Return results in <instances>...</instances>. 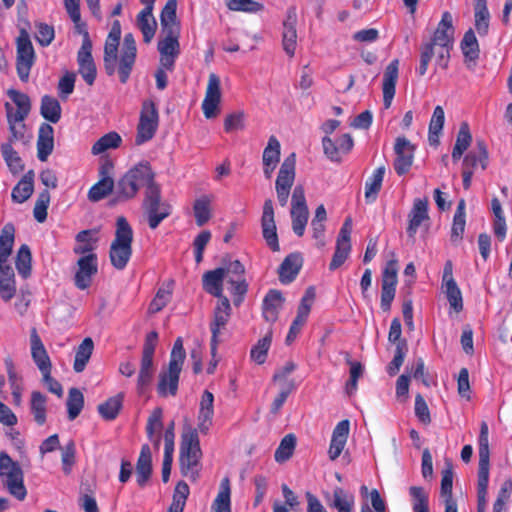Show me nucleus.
<instances>
[{"mask_svg": "<svg viewBox=\"0 0 512 512\" xmlns=\"http://www.w3.org/2000/svg\"><path fill=\"white\" fill-rule=\"evenodd\" d=\"M156 173L147 160L132 166L117 181L115 202H124L135 198L140 189H144L142 208L150 229H156L172 213V206L162 200L160 184L156 182Z\"/></svg>", "mask_w": 512, "mask_h": 512, "instance_id": "nucleus-1", "label": "nucleus"}, {"mask_svg": "<svg viewBox=\"0 0 512 512\" xmlns=\"http://www.w3.org/2000/svg\"><path fill=\"white\" fill-rule=\"evenodd\" d=\"M186 352L183 347V340L178 337L172 347L168 369L159 375V382L157 385V392L159 396L166 397L167 395L175 396L178 391L180 373L184 364Z\"/></svg>", "mask_w": 512, "mask_h": 512, "instance_id": "nucleus-2", "label": "nucleus"}, {"mask_svg": "<svg viewBox=\"0 0 512 512\" xmlns=\"http://www.w3.org/2000/svg\"><path fill=\"white\" fill-rule=\"evenodd\" d=\"M133 229L124 216L116 220L115 239L112 241L109 257L112 266L123 270L132 256Z\"/></svg>", "mask_w": 512, "mask_h": 512, "instance_id": "nucleus-3", "label": "nucleus"}, {"mask_svg": "<svg viewBox=\"0 0 512 512\" xmlns=\"http://www.w3.org/2000/svg\"><path fill=\"white\" fill-rule=\"evenodd\" d=\"M478 446L477 512H486L490 467L488 425L486 422L481 423Z\"/></svg>", "mask_w": 512, "mask_h": 512, "instance_id": "nucleus-4", "label": "nucleus"}, {"mask_svg": "<svg viewBox=\"0 0 512 512\" xmlns=\"http://www.w3.org/2000/svg\"><path fill=\"white\" fill-rule=\"evenodd\" d=\"M0 479L8 492L17 500L23 501L27 495L24 475L20 464L5 451L0 452Z\"/></svg>", "mask_w": 512, "mask_h": 512, "instance_id": "nucleus-5", "label": "nucleus"}, {"mask_svg": "<svg viewBox=\"0 0 512 512\" xmlns=\"http://www.w3.org/2000/svg\"><path fill=\"white\" fill-rule=\"evenodd\" d=\"M198 432H200L198 428H191L182 435L180 466L186 477L195 478L198 474L197 467L202 455Z\"/></svg>", "mask_w": 512, "mask_h": 512, "instance_id": "nucleus-6", "label": "nucleus"}, {"mask_svg": "<svg viewBox=\"0 0 512 512\" xmlns=\"http://www.w3.org/2000/svg\"><path fill=\"white\" fill-rule=\"evenodd\" d=\"M158 126V107L152 99H146L141 106L135 144L140 146L150 141L155 136Z\"/></svg>", "mask_w": 512, "mask_h": 512, "instance_id": "nucleus-7", "label": "nucleus"}, {"mask_svg": "<svg viewBox=\"0 0 512 512\" xmlns=\"http://www.w3.org/2000/svg\"><path fill=\"white\" fill-rule=\"evenodd\" d=\"M35 62V51L26 28H21L17 38L16 70L19 79L26 83Z\"/></svg>", "mask_w": 512, "mask_h": 512, "instance_id": "nucleus-8", "label": "nucleus"}, {"mask_svg": "<svg viewBox=\"0 0 512 512\" xmlns=\"http://www.w3.org/2000/svg\"><path fill=\"white\" fill-rule=\"evenodd\" d=\"M180 33L181 31L161 32L157 49L160 54V65L167 71H173L175 61L180 54Z\"/></svg>", "mask_w": 512, "mask_h": 512, "instance_id": "nucleus-9", "label": "nucleus"}, {"mask_svg": "<svg viewBox=\"0 0 512 512\" xmlns=\"http://www.w3.org/2000/svg\"><path fill=\"white\" fill-rule=\"evenodd\" d=\"M295 154L292 153L285 158L280 166L275 188L279 204L283 207L287 204L291 187L295 179Z\"/></svg>", "mask_w": 512, "mask_h": 512, "instance_id": "nucleus-10", "label": "nucleus"}, {"mask_svg": "<svg viewBox=\"0 0 512 512\" xmlns=\"http://www.w3.org/2000/svg\"><path fill=\"white\" fill-rule=\"evenodd\" d=\"M7 95L17 106L15 110L9 102H6L4 105L8 125L24 124L23 122L28 117L31 110L29 96L12 88L7 91Z\"/></svg>", "mask_w": 512, "mask_h": 512, "instance_id": "nucleus-11", "label": "nucleus"}, {"mask_svg": "<svg viewBox=\"0 0 512 512\" xmlns=\"http://www.w3.org/2000/svg\"><path fill=\"white\" fill-rule=\"evenodd\" d=\"M231 315V306L227 297H223L214 309L213 321L210 323L211 341L210 350L211 355L217 354V348L220 343L219 336L222 329L225 328Z\"/></svg>", "mask_w": 512, "mask_h": 512, "instance_id": "nucleus-12", "label": "nucleus"}, {"mask_svg": "<svg viewBox=\"0 0 512 512\" xmlns=\"http://www.w3.org/2000/svg\"><path fill=\"white\" fill-rule=\"evenodd\" d=\"M352 232V220L345 219L336 240L335 252L329 264V269L334 271L341 267L347 260L351 251L350 235Z\"/></svg>", "mask_w": 512, "mask_h": 512, "instance_id": "nucleus-13", "label": "nucleus"}, {"mask_svg": "<svg viewBox=\"0 0 512 512\" xmlns=\"http://www.w3.org/2000/svg\"><path fill=\"white\" fill-rule=\"evenodd\" d=\"M136 42L132 33L124 36L121 54L118 65L119 80L122 84L127 83L136 61Z\"/></svg>", "mask_w": 512, "mask_h": 512, "instance_id": "nucleus-14", "label": "nucleus"}, {"mask_svg": "<svg viewBox=\"0 0 512 512\" xmlns=\"http://www.w3.org/2000/svg\"><path fill=\"white\" fill-rule=\"evenodd\" d=\"M261 230L263 239L265 240L267 246L273 252H278L280 250V246L274 218V207L271 199L265 200L263 204Z\"/></svg>", "mask_w": 512, "mask_h": 512, "instance_id": "nucleus-15", "label": "nucleus"}, {"mask_svg": "<svg viewBox=\"0 0 512 512\" xmlns=\"http://www.w3.org/2000/svg\"><path fill=\"white\" fill-rule=\"evenodd\" d=\"M78 269L74 276V284L79 290H85L92 284V278L98 272L97 255L90 253L77 261Z\"/></svg>", "mask_w": 512, "mask_h": 512, "instance_id": "nucleus-16", "label": "nucleus"}, {"mask_svg": "<svg viewBox=\"0 0 512 512\" xmlns=\"http://www.w3.org/2000/svg\"><path fill=\"white\" fill-rule=\"evenodd\" d=\"M455 28L453 26V17L450 12L445 11L442 14L441 20L430 39L428 44L432 47H446L453 48Z\"/></svg>", "mask_w": 512, "mask_h": 512, "instance_id": "nucleus-17", "label": "nucleus"}, {"mask_svg": "<svg viewBox=\"0 0 512 512\" xmlns=\"http://www.w3.org/2000/svg\"><path fill=\"white\" fill-rule=\"evenodd\" d=\"M394 151L396 158L394 160V170L397 175H405L413 163L414 146L405 137L396 138Z\"/></svg>", "mask_w": 512, "mask_h": 512, "instance_id": "nucleus-18", "label": "nucleus"}, {"mask_svg": "<svg viewBox=\"0 0 512 512\" xmlns=\"http://www.w3.org/2000/svg\"><path fill=\"white\" fill-rule=\"evenodd\" d=\"M220 100V78L215 73H211L208 79L205 98L202 102V110L206 118H214L217 115Z\"/></svg>", "mask_w": 512, "mask_h": 512, "instance_id": "nucleus-19", "label": "nucleus"}, {"mask_svg": "<svg viewBox=\"0 0 512 512\" xmlns=\"http://www.w3.org/2000/svg\"><path fill=\"white\" fill-rule=\"evenodd\" d=\"M297 14L295 8L287 10L286 18L283 21L282 45L285 53L293 57L297 46Z\"/></svg>", "mask_w": 512, "mask_h": 512, "instance_id": "nucleus-20", "label": "nucleus"}, {"mask_svg": "<svg viewBox=\"0 0 512 512\" xmlns=\"http://www.w3.org/2000/svg\"><path fill=\"white\" fill-rule=\"evenodd\" d=\"M398 74L399 60L394 59L387 65L383 75V104L386 109L391 106L392 100L395 96Z\"/></svg>", "mask_w": 512, "mask_h": 512, "instance_id": "nucleus-21", "label": "nucleus"}, {"mask_svg": "<svg viewBox=\"0 0 512 512\" xmlns=\"http://www.w3.org/2000/svg\"><path fill=\"white\" fill-rule=\"evenodd\" d=\"M214 416V395L209 390H204L201 396L198 426L197 428L202 434H207L212 426Z\"/></svg>", "mask_w": 512, "mask_h": 512, "instance_id": "nucleus-22", "label": "nucleus"}, {"mask_svg": "<svg viewBox=\"0 0 512 512\" xmlns=\"http://www.w3.org/2000/svg\"><path fill=\"white\" fill-rule=\"evenodd\" d=\"M284 301L285 299L280 290L270 289L267 292L262 302V314L267 322L274 323L277 321Z\"/></svg>", "mask_w": 512, "mask_h": 512, "instance_id": "nucleus-23", "label": "nucleus"}, {"mask_svg": "<svg viewBox=\"0 0 512 512\" xmlns=\"http://www.w3.org/2000/svg\"><path fill=\"white\" fill-rule=\"evenodd\" d=\"M349 430L350 422L347 419L338 422L335 426L328 450L331 460H336L342 453L348 439Z\"/></svg>", "mask_w": 512, "mask_h": 512, "instance_id": "nucleus-24", "label": "nucleus"}, {"mask_svg": "<svg viewBox=\"0 0 512 512\" xmlns=\"http://www.w3.org/2000/svg\"><path fill=\"white\" fill-rule=\"evenodd\" d=\"M226 277V269L218 267L214 270H209L203 275V289L210 295L219 298L220 300L225 297L223 295V281Z\"/></svg>", "mask_w": 512, "mask_h": 512, "instance_id": "nucleus-25", "label": "nucleus"}, {"mask_svg": "<svg viewBox=\"0 0 512 512\" xmlns=\"http://www.w3.org/2000/svg\"><path fill=\"white\" fill-rule=\"evenodd\" d=\"M31 356L40 372L52 368L50 357L44 347V344L35 328H32L30 334Z\"/></svg>", "mask_w": 512, "mask_h": 512, "instance_id": "nucleus-26", "label": "nucleus"}, {"mask_svg": "<svg viewBox=\"0 0 512 512\" xmlns=\"http://www.w3.org/2000/svg\"><path fill=\"white\" fill-rule=\"evenodd\" d=\"M303 265V258L300 253L287 255L279 267V279L283 284L291 283L299 274Z\"/></svg>", "mask_w": 512, "mask_h": 512, "instance_id": "nucleus-27", "label": "nucleus"}, {"mask_svg": "<svg viewBox=\"0 0 512 512\" xmlns=\"http://www.w3.org/2000/svg\"><path fill=\"white\" fill-rule=\"evenodd\" d=\"M54 148V129L48 123H42L38 131L37 139V157L41 162H45L53 152Z\"/></svg>", "mask_w": 512, "mask_h": 512, "instance_id": "nucleus-28", "label": "nucleus"}, {"mask_svg": "<svg viewBox=\"0 0 512 512\" xmlns=\"http://www.w3.org/2000/svg\"><path fill=\"white\" fill-rule=\"evenodd\" d=\"M152 474V454L148 444L141 447L136 463V481L140 487H145Z\"/></svg>", "mask_w": 512, "mask_h": 512, "instance_id": "nucleus-29", "label": "nucleus"}, {"mask_svg": "<svg viewBox=\"0 0 512 512\" xmlns=\"http://www.w3.org/2000/svg\"><path fill=\"white\" fill-rule=\"evenodd\" d=\"M428 201L426 199H415L413 207L408 215L409 223L407 234L410 238H414L421 223L428 219Z\"/></svg>", "mask_w": 512, "mask_h": 512, "instance_id": "nucleus-30", "label": "nucleus"}, {"mask_svg": "<svg viewBox=\"0 0 512 512\" xmlns=\"http://www.w3.org/2000/svg\"><path fill=\"white\" fill-rule=\"evenodd\" d=\"M99 172L101 179L95 183L88 192V199L92 202H98L104 199L112 193L114 187L116 188L113 178L107 175L106 166L102 165Z\"/></svg>", "mask_w": 512, "mask_h": 512, "instance_id": "nucleus-31", "label": "nucleus"}, {"mask_svg": "<svg viewBox=\"0 0 512 512\" xmlns=\"http://www.w3.org/2000/svg\"><path fill=\"white\" fill-rule=\"evenodd\" d=\"M488 150L483 140H477L476 150H471L463 159V170L467 169L474 172V169L480 165L482 170L488 166Z\"/></svg>", "mask_w": 512, "mask_h": 512, "instance_id": "nucleus-32", "label": "nucleus"}, {"mask_svg": "<svg viewBox=\"0 0 512 512\" xmlns=\"http://www.w3.org/2000/svg\"><path fill=\"white\" fill-rule=\"evenodd\" d=\"M460 48L467 67H470V63L475 65L479 59L480 47L475 32L471 28L464 33Z\"/></svg>", "mask_w": 512, "mask_h": 512, "instance_id": "nucleus-33", "label": "nucleus"}, {"mask_svg": "<svg viewBox=\"0 0 512 512\" xmlns=\"http://www.w3.org/2000/svg\"><path fill=\"white\" fill-rule=\"evenodd\" d=\"M177 0H168L160 14L161 32L181 31L180 21L177 19Z\"/></svg>", "mask_w": 512, "mask_h": 512, "instance_id": "nucleus-34", "label": "nucleus"}, {"mask_svg": "<svg viewBox=\"0 0 512 512\" xmlns=\"http://www.w3.org/2000/svg\"><path fill=\"white\" fill-rule=\"evenodd\" d=\"M137 26L143 35V41L150 43L156 30L157 22L153 16V9L143 8L137 15Z\"/></svg>", "mask_w": 512, "mask_h": 512, "instance_id": "nucleus-35", "label": "nucleus"}, {"mask_svg": "<svg viewBox=\"0 0 512 512\" xmlns=\"http://www.w3.org/2000/svg\"><path fill=\"white\" fill-rule=\"evenodd\" d=\"M34 191V172L29 170L13 188L11 197L16 203H24Z\"/></svg>", "mask_w": 512, "mask_h": 512, "instance_id": "nucleus-36", "label": "nucleus"}, {"mask_svg": "<svg viewBox=\"0 0 512 512\" xmlns=\"http://www.w3.org/2000/svg\"><path fill=\"white\" fill-rule=\"evenodd\" d=\"M474 4V25L480 36H486L489 32L490 12L487 7V0H473Z\"/></svg>", "mask_w": 512, "mask_h": 512, "instance_id": "nucleus-37", "label": "nucleus"}, {"mask_svg": "<svg viewBox=\"0 0 512 512\" xmlns=\"http://www.w3.org/2000/svg\"><path fill=\"white\" fill-rule=\"evenodd\" d=\"M119 39L108 37L106 38L104 45V69L108 76H112L118 71V47Z\"/></svg>", "mask_w": 512, "mask_h": 512, "instance_id": "nucleus-38", "label": "nucleus"}, {"mask_svg": "<svg viewBox=\"0 0 512 512\" xmlns=\"http://www.w3.org/2000/svg\"><path fill=\"white\" fill-rule=\"evenodd\" d=\"M61 113L62 108L58 99L50 95L41 98L40 114L45 120L55 124L61 119Z\"/></svg>", "mask_w": 512, "mask_h": 512, "instance_id": "nucleus-39", "label": "nucleus"}, {"mask_svg": "<svg viewBox=\"0 0 512 512\" xmlns=\"http://www.w3.org/2000/svg\"><path fill=\"white\" fill-rule=\"evenodd\" d=\"M385 175V167L376 168L365 183V199L367 203H373L381 190Z\"/></svg>", "mask_w": 512, "mask_h": 512, "instance_id": "nucleus-40", "label": "nucleus"}, {"mask_svg": "<svg viewBox=\"0 0 512 512\" xmlns=\"http://www.w3.org/2000/svg\"><path fill=\"white\" fill-rule=\"evenodd\" d=\"M124 395L119 393L113 397L108 398L105 402L98 405V413L107 421H112L118 416L123 406Z\"/></svg>", "mask_w": 512, "mask_h": 512, "instance_id": "nucleus-41", "label": "nucleus"}, {"mask_svg": "<svg viewBox=\"0 0 512 512\" xmlns=\"http://www.w3.org/2000/svg\"><path fill=\"white\" fill-rule=\"evenodd\" d=\"M94 350V342L90 337L84 338L78 346L75 354L73 369L75 372L80 373L84 371L87 363L89 362Z\"/></svg>", "mask_w": 512, "mask_h": 512, "instance_id": "nucleus-42", "label": "nucleus"}, {"mask_svg": "<svg viewBox=\"0 0 512 512\" xmlns=\"http://www.w3.org/2000/svg\"><path fill=\"white\" fill-rule=\"evenodd\" d=\"M445 122V113L441 106L434 108L432 117L429 123L428 140L431 145L439 144V136L442 132Z\"/></svg>", "mask_w": 512, "mask_h": 512, "instance_id": "nucleus-43", "label": "nucleus"}, {"mask_svg": "<svg viewBox=\"0 0 512 512\" xmlns=\"http://www.w3.org/2000/svg\"><path fill=\"white\" fill-rule=\"evenodd\" d=\"M311 310L310 304L299 305L297 315L291 323L288 334L286 336V343L291 344L300 333L303 325L306 323Z\"/></svg>", "mask_w": 512, "mask_h": 512, "instance_id": "nucleus-44", "label": "nucleus"}, {"mask_svg": "<svg viewBox=\"0 0 512 512\" xmlns=\"http://www.w3.org/2000/svg\"><path fill=\"white\" fill-rule=\"evenodd\" d=\"M346 363L349 365L350 371L349 380L346 382L345 390L346 393L351 396L357 391L358 380L363 376L365 368L361 362L352 360L348 353L346 355Z\"/></svg>", "mask_w": 512, "mask_h": 512, "instance_id": "nucleus-45", "label": "nucleus"}, {"mask_svg": "<svg viewBox=\"0 0 512 512\" xmlns=\"http://www.w3.org/2000/svg\"><path fill=\"white\" fill-rule=\"evenodd\" d=\"M465 207L466 203L464 199L458 202L456 211L453 216V223L451 227V241L457 242L463 238V234L466 226L465 219Z\"/></svg>", "mask_w": 512, "mask_h": 512, "instance_id": "nucleus-46", "label": "nucleus"}, {"mask_svg": "<svg viewBox=\"0 0 512 512\" xmlns=\"http://www.w3.org/2000/svg\"><path fill=\"white\" fill-rule=\"evenodd\" d=\"M46 403L47 398L44 394L39 391L31 393L30 411L39 426L44 425L46 422Z\"/></svg>", "mask_w": 512, "mask_h": 512, "instance_id": "nucleus-47", "label": "nucleus"}, {"mask_svg": "<svg viewBox=\"0 0 512 512\" xmlns=\"http://www.w3.org/2000/svg\"><path fill=\"white\" fill-rule=\"evenodd\" d=\"M122 143L121 136L115 132L111 131L102 137H100L92 146L91 153L93 155H99L109 149H116Z\"/></svg>", "mask_w": 512, "mask_h": 512, "instance_id": "nucleus-48", "label": "nucleus"}, {"mask_svg": "<svg viewBox=\"0 0 512 512\" xmlns=\"http://www.w3.org/2000/svg\"><path fill=\"white\" fill-rule=\"evenodd\" d=\"M229 479L225 478L221 482L220 491L212 504L213 512H231Z\"/></svg>", "mask_w": 512, "mask_h": 512, "instance_id": "nucleus-49", "label": "nucleus"}, {"mask_svg": "<svg viewBox=\"0 0 512 512\" xmlns=\"http://www.w3.org/2000/svg\"><path fill=\"white\" fill-rule=\"evenodd\" d=\"M66 406L68 419L73 421L79 416L84 407V396L79 389L73 387L69 390Z\"/></svg>", "mask_w": 512, "mask_h": 512, "instance_id": "nucleus-50", "label": "nucleus"}, {"mask_svg": "<svg viewBox=\"0 0 512 512\" xmlns=\"http://www.w3.org/2000/svg\"><path fill=\"white\" fill-rule=\"evenodd\" d=\"M0 149L4 161L13 174H17L24 169L22 159L10 143H2Z\"/></svg>", "mask_w": 512, "mask_h": 512, "instance_id": "nucleus-51", "label": "nucleus"}, {"mask_svg": "<svg viewBox=\"0 0 512 512\" xmlns=\"http://www.w3.org/2000/svg\"><path fill=\"white\" fill-rule=\"evenodd\" d=\"M31 262L32 255L30 248L28 245L23 244L17 252L15 266L19 275L24 279H27L31 275Z\"/></svg>", "mask_w": 512, "mask_h": 512, "instance_id": "nucleus-52", "label": "nucleus"}, {"mask_svg": "<svg viewBox=\"0 0 512 512\" xmlns=\"http://www.w3.org/2000/svg\"><path fill=\"white\" fill-rule=\"evenodd\" d=\"M188 495L189 486L187 483L184 481L178 482L168 512H183Z\"/></svg>", "mask_w": 512, "mask_h": 512, "instance_id": "nucleus-53", "label": "nucleus"}, {"mask_svg": "<svg viewBox=\"0 0 512 512\" xmlns=\"http://www.w3.org/2000/svg\"><path fill=\"white\" fill-rule=\"evenodd\" d=\"M14 244V227L5 225L0 234V262H6Z\"/></svg>", "mask_w": 512, "mask_h": 512, "instance_id": "nucleus-54", "label": "nucleus"}, {"mask_svg": "<svg viewBox=\"0 0 512 512\" xmlns=\"http://www.w3.org/2000/svg\"><path fill=\"white\" fill-rule=\"evenodd\" d=\"M296 446V437L293 434H287L281 440L275 451L274 457L278 463H283L291 458Z\"/></svg>", "mask_w": 512, "mask_h": 512, "instance_id": "nucleus-55", "label": "nucleus"}, {"mask_svg": "<svg viewBox=\"0 0 512 512\" xmlns=\"http://www.w3.org/2000/svg\"><path fill=\"white\" fill-rule=\"evenodd\" d=\"M409 494L413 499V512H430L429 496L421 486H411Z\"/></svg>", "mask_w": 512, "mask_h": 512, "instance_id": "nucleus-56", "label": "nucleus"}, {"mask_svg": "<svg viewBox=\"0 0 512 512\" xmlns=\"http://www.w3.org/2000/svg\"><path fill=\"white\" fill-rule=\"evenodd\" d=\"M354 505V496L345 492L342 488L336 487L333 490L332 506L339 512H351Z\"/></svg>", "mask_w": 512, "mask_h": 512, "instance_id": "nucleus-57", "label": "nucleus"}, {"mask_svg": "<svg viewBox=\"0 0 512 512\" xmlns=\"http://www.w3.org/2000/svg\"><path fill=\"white\" fill-rule=\"evenodd\" d=\"M281 145L279 140L274 136H270L267 146L264 148L262 155L263 164H278L280 161Z\"/></svg>", "mask_w": 512, "mask_h": 512, "instance_id": "nucleus-58", "label": "nucleus"}, {"mask_svg": "<svg viewBox=\"0 0 512 512\" xmlns=\"http://www.w3.org/2000/svg\"><path fill=\"white\" fill-rule=\"evenodd\" d=\"M408 352L407 341H399L395 347L394 357L387 365V373L390 376H395L402 366L405 356Z\"/></svg>", "mask_w": 512, "mask_h": 512, "instance_id": "nucleus-59", "label": "nucleus"}, {"mask_svg": "<svg viewBox=\"0 0 512 512\" xmlns=\"http://www.w3.org/2000/svg\"><path fill=\"white\" fill-rule=\"evenodd\" d=\"M271 342V334L265 335L263 338L259 339L251 349V359L259 365L263 364L266 361Z\"/></svg>", "mask_w": 512, "mask_h": 512, "instance_id": "nucleus-60", "label": "nucleus"}, {"mask_svg": "<svg viewBox=\"0 0 512 512\" xmlns=\"http://www.w3.org/2000/svg\"><path fill=\"white\" fill-rule=\"evenodd\" d=\"M444 288V292L446 298L450 304V307L455 312H460L463 310V298L460 288L458 287L456 282L450 281V283L446 285H442Z\"/></svg>", "mask_w": 512, "mask_h": 512, "instance_id": "nucleus-61", "label": "nucleus"}, {"mask_svg": "<svg viewBox=\"0 0 512 512\" xmlns=\"http://www.w3.org/2000/svg\"><path fill=\"white\" fill-rule=\"evenodd\" d=\"M227 282L231 285L230 294L233 297V303L235 306H240L244 301L245 295L248 291V283L245 278L235 279L230 276Z\"/></svg>", "mask_w": 512, "mask_h": 512, "instance_id": "nucleus-62", "label": "nucleus"}, {"mask_svg": "<svg viewBox=\"0 0 512 512\" xmlns=\"http://www.w3.org/2000/svg\"><path fill=\"white\" fill-rule=\"evenodd\" d=\"M225 4L231 11L257 13L264 9L263 4L254 0H225Z\"/></svg>", "mask_w": 512, "mask_h": 512, "instance_id": "nucleus-63", "label": "nucleus"}, {"mask_svg": "<svg viewBox=\"0 0 512 512\" xmlns=\"http://www.w3.org/2000/svg\"><path fill=\"white\" fill-rule=\"evenodd\" d=\"M196 224L201 227L206 224L211 217L210 202L207 198H200L193 205Z\"/></svg>", "mask_w": 512, "mask_h": 512, "instance_id": "nucleus-64", "label": "nucleus"}]
</instances>
